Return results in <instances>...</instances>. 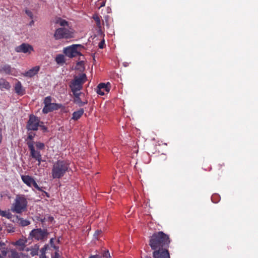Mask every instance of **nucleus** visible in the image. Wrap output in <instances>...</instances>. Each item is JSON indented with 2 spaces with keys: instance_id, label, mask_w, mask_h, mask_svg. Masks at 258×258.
I'll return each mask as SVG.
<instances>
[{
  "instance_id": "473e14b6",
  "label": "nucleus",
  "mask_w": 258,
  "mask_h": 258,
  "mask_svg": "<svg viewBox=\"0 0 258 258\" xmlns=\"http://www.w3.org/2000/svg\"><path fill=\"white\" fill-rule=\"evenodd\" d=\"M35 135V134H29L28 136L27 139H29L30 140H32L34 138Z\"/></svg>"
},
{
  "instance_id": "6ab92c4d",
  "label": "nucleus",
  "mask_w": 258,
  "mask_h": 258,
  "mask_svg": "<svg viewBox=\"0 0 258 258\" xmlns=\"http://www.w3.org/2000/svg\"><path fill=\"white\" fill-rule=\"evenodd\" d=\"M15 91L18 95H22L24 94L25 90L22 87L21 83L18 81L15 86Z\"/></svg>"
},
{
  "instance_id": "37998d69",
  "label": "nucleus",
  "mask_w": 258,
  "mask_h": 258,
  "mask_svg": "<svg viewBox=\"0 0 258 258\" xmlns=\"http://www.w3.org/2000/svg\"><path fill=\"white\" fill-rule=\"evenodd\" d=\"M97 258H99V257L97 255Z\"/></svg>"
},
{
  "instance_id": "39448f33",
  "label": "nucleus",
  "mask_w": 258,
  "mask_h": 258,
  "mask_svg": "<svg viewBox=\"0 0 258 258\" xmlns=\"http://www.w3.org/2000/svg\"><path fill=\"white\" fill-rule=\"evenodd\" d=\"M87 77L85 74H81L79 76L75 77L74 80L72 82L70 87L73 93L78 94V92L82 88V85L85 82Z\"/></svg>"
},
{
  "instance_id": "9d476101",
  "label": "nucleus",
  "mask_w": 258,
  "mask_h": 258,
  "mask_svg": "<svg viewBox=\"0 0 258 258\" xmlns=\"http://www.w3.org/2000/svg\"><path fill=\"white\" fill-rule=\"evenodd\" d=\"M21 178L22 181L28 186L31 187L33 186L38 190H42L41 188L38 185L34 179L29 175H22Z\"/></svg>"
},
{
  "instance_id": "2eb2a0df",
  "label": "nucleus",
  "mask_w": 258,
  "mask_h": 258,
  "mask_svg": "<svg viewBox=\"0 0 258 258\" xmlns=\"http://www.w3.org/2000/svg\"><path fill=\"white\" fill-rule=\"evenodd\" d=\"M1 71L7 74L12 75L15 76H17V75L16 70L14 68H12L11 66L8 64H5L2 67Z\"/></svg>"
},
{
  "instance_id": "20e7f679",
  "label": "nucleus",
  "mask_w": 258,
  "mask_h": 258,
  "mask_svg": "<svg viewBox=\"0 0 258 258\" xmlns=\"http://www.w3.org/2000/svg\"><path fill=\"white\" fill-rule=\"evenodd\" d=\"M27 204V199L24 195H18L13 204L12 210L17 213H21L26 210Z\"/></svg>"
},
{
  "instance_id": "a211bd4d",
  "label": "nucleus",
  "mask_w": 258,
  "mask_h": 258,
  "mask_svg": "<svg viewBox=\"0 0 258 258\" xmlns=\"http://www.w3.org/2000/svg\"><path fill=\"white\" fill-rule=\"evenodd\" d=\"M75 96L74 102L77 104L79 106H82L85 104L87 103V101L85 100L84 101H82L81 100L80 97V95L81 94L80 92H78V94L76 95V93H73Z\"/></svg>"
},
{
  "instance_id": "b1692460",
  "label": "nucleus",
  "mask_w": 258,
  "mask_h": 258,
  "mask_svg": "<svg viewBox=\"0 0 258 258\" xmlns=\"http://www.w3.org/2000/svg\"><path fill=\"white\" fill-rule=\"evenodd\" d=\"M43 103L44 106L43 108H46L50 103H52V98L50 96L45 97L44 99Z\"/></svg>"
},
{
  "instance_id": "aec40b11",
  "label": "nucleus",
  "mask_w": 258,
  "mask_h": 258,
  "mask_svg": "<svg viewBox=\"0 0 258 258\" xmlns=\"http://www.w3.org/2000/svg\"><path fill=\"white\" fill-rule=\"evenodd\" d=\"M5 243L0 241V258H5L7 254V249L5 247Z\"/></svg>"
},
{
  "instance_id": "7c9ffc66",
  "label": "nucleus",
  "mask_w": 258,
  "mask_h": 258,
  "mask_svg": "<svg viewBox=\"0 0 258 258\" xmlns=\"http://www.w3.org/2000/svg\"><path fill=\"white\" fill-rule=\"evenodd\" d=\"M103 256L106 258H110V253L108 250L104 252Z\"/></svg>"
},
{
  "instance_id": "72a5a7b5",
  "label": "nucleus",
  "mask_w": 258,
  "mask_h": 258,
  "mask_svg": "<svg viewBox=\"0 0 258 258\" xmlns=\"http://www.w3.org/2000/svg\"><path fill=\"white\" fill-rule=\"evenodd\" d=\"M101 232V230H97L94 234V236L97 238V236Z\"/></svg>"
},
{
  "instance_id": "58836bf2",
  "label": "nucleus",
  "mask_w": 258,
  "mask_h": 258,
  "mask_svg": "<svg viewBox=\"0 0 258 258\" xmlns=\"http://www.w3.org/2000/svg\"><path fill=\"white\" fill-rule=\"evenodd\" d=\"M8 231H9V232H14V230H8Z\"/></svg>"
},
{
  "instance_id": "a878e982",
  "label": "nucleus",
  "mask_w": 258,
  "mask_h": 258,
  "mask_svg": "<svg viewBox=\"0 0 258 258\" xmlns=\"http://www.w3.org/2000/svg\"><path fill=\"white\" fill-rule=\"evenodd\" d=\"M26 241L25 239H20L15 243V245L23 247L25 246Z\"/></svg>"
},
{
  "instance_id": "dca6fc26",
  "label": "nucleus",
  "mask_w": 258,
  "mask_h": 258,
  "mask_svg": "<svg viewBox=\"0 0 258 258\" xmlns=\"http://www.w3.org/2000/svg\"><path fill=\"white\" fill-rule=\"evenodd\" d=\"M39 70L40 67L39 66H35L30 69L29 71L26 72L25 73L23 74V75L24 77L31 78L36 75L39 72Z\"/></svg>"
},
{
  "instance_id": "a19ab883",
  "label": "nucleus",
  "mask_w": 258,
  "mask_h": 258,
  "mask_svg": "<svg viewBox=\"0 0 258 258\" xmlns=\"http://www.w3.org/2000/svg\"><path fill=\"white\" fill-rule=\"evenodd\" d=\"M53 238H51V239H50V243L53 242Z\"/></svg>"
},
{
  "instance_id": "ddd939ff",
  "label": "nucleus",
  "mask_w": 258,
  "mask_h": 258,
  "mask_svg": "<svg viewBox=\"0 0 258 258\" xmlns=\"http://www.w3.org/2000/svg\"><path fill=\"white\" fill-rule=\"evenodd\" d=\"M27 144L28 148L30 151L31 156L35 159L36 158H39V157L41 155L39 151L35 150V147L34 146L33 142H31V141H29V142H27Z\"/></svg>"
},
{
  "instance_id": "f257e3e1",
  "label": "nucleus",
  "mask_w": 258,
  "mask_h": 258,
  "mask_svg": "<svg viewBox=\"0 0 258 258\" xmlns=\"http://www.w3.org/2000/svg\"><path fill=\"white\" fill-rule=\"evenodd\" d=\"M55 23L61 27L56 29L54 33V37L56 40L67 39L74 37L75 31L68 21L61 18H57L55 19Z\"/></svg>"
},
{
  "instance_id": "bb28decb",
  "label": "nucleus",
  "mask_w": 258,
  "mask_h": 258,
  "mask_svg": "<svg viewBox=\"0 0 258 258\" xmlns=\"http://www.w3.org/2000/svg\"><path fill=\"white\" fill-rule=\"evenodd\" d=\"M76 69L78 70H80L81 71H83L84 69V61H80L78 62L77 64Z\"/></svg>"
},
{
  "instance_id": "f704fd0d",
  "label": "nucleus",
  "mask_w": 258,
  "mask_h": 258,
  "mask_svg": "<svg viewBox=\"0 0 258 258\" xmlns=\"http://www.w3.org/2000/svg\"><path fill=\"white\" fill-rule=\"evenodd\" d=\"M42 123L40 124L39 126L41 128V129L44 131L45 132L47 130V128L43 125H42Z\"/></svg>"
},
{
  "instance_id": "0eeeda50",
  "label": "nucleus",
  "mask_w": 258,
  "mask_h": 258,
  "mask_svg": "<svg viewBox=\"0 0 258 258\" xmlns=\"http://www.w3.org/2000/svg\"><path fill=\"white\" fill-rule=\"evenodd\" d=\"M40 123H43L37 117L34 115H31L27 122V128L28 130L37 131Z\"/></svg>"
},
{
  "instance_id": "c85d7f7f",
  "label": "nucleus",
  "mask_w": 258,
  "mask_h": 258,
  "mask_svg": "<svg viewBox=\"0 0 258 258\" xmlns=\"http://www.w3.org/2000/svg\"><path fill=\"white\" fill-rule=\"evenodd\" d=\"M93 19L95 21L97 26L99 27L101 26V22L99 17L98 16H94Z\"/></svg>"
},
{
  "instance_id": "e433bc0d",
  "label": "nucleus",
  "mask_w": 258,
  "mask_h": 258,
  "mask_svg": "<svg viewBox=\"0 0 258 258\" xmlns=\"http://www.w3.org/2000/svg\"><path fill=\"white\" fill-rule=\"evenodd\" d=\"M52 258H59V255L57 252H55V255Z\"/></svg>"
},
{
  "instance_id": "5701e85b",
  "label": "nucleus",
  "mask_w": 258,
  "mask_h": 258,
  "mask_svg": "<svg viewBox=\"0 0 258 258\" xmlns=\"http://www.w3.org/2000/svg\"><path fill=\"white\" fill-rule=\"evenodd\" d=\"M55 61L57 63L62 64L65 62L64 57L62 54H59L56 56Z\"/></svg>"
},
{
  "instance_id": "423d86ee",
  "label": "nucleus",
  "mask_w": 258,
  "mask_h": 258,
  "mask_svg": "<svg viewBox=\"0 0 258 258\" xmlns=\"http://www.w3.org/2000/svg\"><path fill=\"white\" fill-rule=\"evenodd\" d=\"M83 46L80 44H73L64 48V53L69 57H73L78 55H81L80 49Z\"/></svg>"
},
{
  "instance_id": "79ce46f5",
  "label": "nucleus",
  "mask_w": 258,
  "mask_h": 258,
  "mask_svg": "<svg viewBox=\"0 0 258 258\" xmlns=\"http://www.w3.org/2000/svg\"><path fill=\"white\" fill-rule=\"evenodd\" d=\"M34 23L33 21H32L31 22H30V25H32Z\"/></svg>"
},
{
  "instance_id": "7ed1b4c3",
  "label": "nucleus",
  "mask_w": 258,
  "mask_h": 258,
  "mask_svg": "<svg viewBox=\"0 0 258 258\" xmlns=\"http://www.w3.org/2000/svg\"><path fill=\"white\" fill-rule=\"evenodd\" d=\"M69 168V164L62 160H58L54 163L51 171L53 178H60L63 176Z\"/></svg>"
},
{
  "instance_id": "c03bdc74",
  "label": "nucleus",
  "mask_w": 258,
  "mask_h": 258,
  "mask_svg": "<svg viewBox=\"0 0 258 258\" xmlns=\"http://www.w3.org/2000/svg\"><path fill=\"white\" fill-rule=\"evenodd\" d=\"M146 258H150V257H146Z\"/></svg>"
},
{
  "instance_id": "6e6552de",
  "label": "nucleus",
  "mask_w": 258,
  "mask_h": 258,
  "mask_svg": "<svg viewBox=\"0 0 258 258\" xmlns=\"http://www.w3.org/2000/svg\"><path fill=\"white\" fill-rule=\"evenodd\" d=\"M47 232L41 229H34L30 233L31 237L38 240L44 239L47 236Z\"/></svg>"
},
{
  "instance_id": "4468645a",
  "label": "nucleus",
  "mask_w": 258,
  "mask_h": 258,
  "mask_svg": "<svg viewBox=\"0 0 258 258\" xmlns=\"http://www.w3.org/2000/svg\"><path fill=\"white\" fill-rule=\"evenodd\" d=\"M61 104L51 103L46 108H43L42 109V112L44 113H47L49 112L58 109L61 107Z\"/></svg>"
},
{
  "instance_id": "2f4dec72",
  "label": "nucleus",
  "mask_w": 258,
  "mask_h": 258,
  "mask_svg": "<svg viewBox=\"0 0 258 258\" xmlns=\"http://www.w3.org/2000/svg\"><path fill=\"white\" fill-rule=\"evenodd\" d=\"M104 45H105V42H104V40H102L101 41L99 44V47L101 49H102L104 46Z\"/></svg>"
},
{
  "instance_id": "cd10ccee",
  "label": "nucleus",
  "mask_w": 258,
  "mask_h": 258,
  "mask_svg": "<svg viewBox=\"0 0 258 258\" xmlns=\"http://www.w3.org/2000/svg\"><path fill=\"white\" fill-rule=\"evenodd\" d=\"M35 146L37 149L41 150L44 148V144L41 142L35 143Z\"/></svg>"
},
{
  "instance_id": "ea45409f",
  "label": "nucleus",
  "mask_w": 258,
  "mask_h": 258,
  "mask_svg": "<svg viewBox=\"0 0 258 258\" xmlns=\"http://www.w3.org/2000/svg\"><path fill=\"white\" fill-rule=\"evenodd\" d=\"M214 197V196H212V198H211V200H212V201L213 202H214V201H213Z\"/></svg>"
},
{
  "instance_id": "c756f323",
  "label": "nucleus",
  "mask_w": 258,
  "mask_h": 258,
  "mask_svg": "<svg viewBox=\"0 0 258 258\" xmlns=\"http://www.w3.org/2000/svg\"><path fill=\"white\" fill-rule=\"evenodd\" d=\"M25 13L27 15V16H29L30 18H33V14L31 11L26 10L25 11Z\"/></svg>"
},
{
  "instance_id": "f3484780",
  "label": "nucleus",
  "mask_w": 258,
  "mask_h": 258,
  "mask_svg": "<svg viewBox=\"0 0 258 258\" xmlns=\"http://www.w3.org/2000/svg\"><path fill=\"white\" fill-rule=\"evenodd\" d=\"M9 258H29V256L22 252H18L15 250H12Z\"/></svg>"
},
{
  "instance_id": "f8f14e48",
  "label": "nucleus",
  "mask_w": 258,
  "mask_h": 258,
  "mask_svg": "<svg viewBox=\"0 0 258 258\" xmlns=\"http://www.w3.org/2000/svg\"><path fill=\"white\" fill-rule=\"evenodd\" d=\"M110 84L108 82L107 84L100 83L97 88V93L100 95H104L105 92L108 93L110 90Z\"/></svg>"
},
{
  "instance_id": "f03ea898",
  "label": "nucleus",
  "mask_w": 258,
  "mask_h": 258,
  "mask_svg": "<svg viewBox=\"0 0 258 258\" xmlns=\"http://www.w3.org/2000/svg\"><path fill=\"white\" fill-rule=\"evenodd\" d=\"M170 240L169 236L163 232L154 233L150 237L149 245L153 250L168 248Z\"/></svg>"
},
{
  "instance_id": "393cba45",
  "label": "nucleus",
  "mask_w": 258,
  "mask_h": 258,
  "mask_svg": "<svg viewBox=\"0 0 258 258\" xmlns=\"http://www.w3.org/2000/svg\"><path fill=\"white\" fill-rule=\"evenodd\" d=\"M18 222L19 224L22 226H26L30 224V222L28 220L24 219L23 218L19 219Z\"/></svg>"
},
{
  "instance_id": "1a4fd4ad",
  "label": "nucleus",
  "mask_w": 258,
  "mask_h": 258,
  "mask_svg": "<svg viewBox=\"0 0 258 258\" xmlns=\"http://www.w3.org/2000/svg\"><path fill=\"white\" fill-rule=\"evenodd\" d=\"M15 51L17 52L30 54L31 52L34 51V49L32 45L28 43H23L16 47L15 48Z\"/></svg>"
},
{
  "instance_id": "4be33fe9",
  "label": "nucleus",
  "mask_w": 258,
  "mask_h": 258,
  "mask_svg": "<svg viewBox=\"0 0 258 258\" xmlns=\"http://www.w3.org/2000/svg\"><path fill=\"white\" fill-rule=\"evenodd\" d=\"M0 86L2 88L9 89L11 87L10 83L4 79H0Z\"/></svg>"
},
{
  "instance_id": "412c9836",
  "label": "nucleus",
  "mask_w": 258,
  "mask_h": 258,
  "mask_svg": "<svg viewBox=\"0 0 258 258\" xmlns=\"http://www.w3.org/2000/svg\"><path fill=\"white\" fill-rule=\"evenodd\" d=\"M84 112V109L82 108L80 109L79 110H78L76 111H75L73 113V116H72V118L75 120H78L83 114Z\"/></svg>"
},
{
  "instance_id": "4c0bfd02",
  "label": "nucleus",
  "mask_w": 258,
  "mask_h": 258,
  "mask_svg": "<svg viewBox=\"0 0 258 258\" xmlns=\"http://www.w3.org/2000/svg\"><path fill=\"white\" fill-rule=\"evenodd\" d=\"M2 138H3V136H2V131H1V130H0V144H1V142H2Z\"/></svg>"
},
{
  "instance_id": "9b49d317",
  "label": "nucleus",
  "mask_w": 258,
  "mask_h": 258,
  "mask_svg": "<svg viewBox=\"0 0 258 258\" xmlns=\"http://www.w3.org/2000/svg\"><path fill=\"white\" fill-rule=\"evenodd\" d=\"M153 256L154 258H170L167 248L155 250Z\"/></svg>"
},
{
  "instance_id": "c9c22d12",
  "label": "nucleus",
  "mask_w": 258,
  "mask_h": 258,
  "mask_svg": "<svg viewBox=\"0 0 258 258\" xmlns=\"http://www.w3.org/2000/svg\"><path fill=\"white\" fill-rule=\"evenodd\" d=\"M39 158H36L35 160H37L38 162V165H39L41 163V162L42 161V157H41V155L39 157Z\"/></svg>"
}]
</instances>
